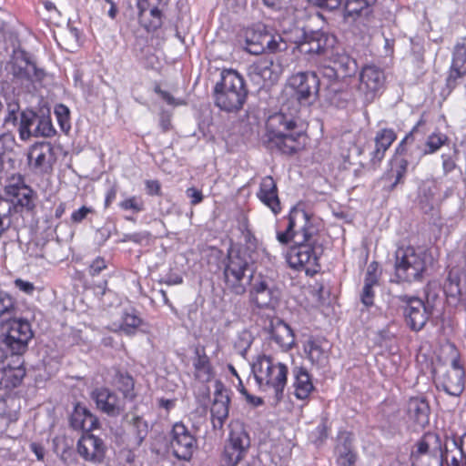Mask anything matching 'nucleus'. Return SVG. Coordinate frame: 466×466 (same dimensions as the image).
Returning <instances> with one entry per match:
<instances>
[{
	"label": "nucleus",
	"instance_id": "2eb2a0df",
	"mask_svg": "<svg viewBox=\"0 0 466 466\" xmlns=\"http://www.w3.org/2000/svg\"><path fill=\"white\" fill-rule=\"evenodd\" d=\"M295 45L300 54L327 57L335 47L336 37L323 31H303L301 37L295 41Z\"/></svg>",
	"mask_w": 466,
	"mask_h": 466
},
{
	"label": "nucleus",
	"instance_id": "7ed1b4c3",
	"mask_svg": "<svg viewBox=\"0 0 466 466\" xmlns=\"http://www.w3.org/2000/svg\"><path fill=\"white\" fill-rule=\"evenodd\" d=\"M17 312L15 299L9 293L0 290V343L12 355H23L34 337L29 321L16 318Z\"/></svg>",
	"mask_w": 466,
	"mask_h": 466
},
{
	"label": "nucleus",
	"instance_id": "f257e3e1",
	"mask_svg": "<svg viewBox=\"0 0 466 466\" xmlns=\"http://www.w3.org/2000/svg\"><path fill=\"white\" fill-rule=\"evenodd\" d=\"M285 231L277 232V240L282 245L293 242L286 254L289 267L305 268L306 274L313 276L319 268V259L324 248L319 242V226L311 215L302 208L293 207L288 216Z\"/></svg>",
	"mask_w": 466,
	"mask_h": 466
},
{
	"label": "nucleus",
	"instance_id": "603ef678",
	"mask_svg": "<svg viewBox=\"0 0 466 466\" xmlns=\"http://www.w3.org/2000/svg\"><path fill=\"white\" fill-rule=\"evenodd\" d=\"M132 425L137 442L140 445L147 438L149 431L147 421L140 416H135L132 420Z\"/></svg>",
	"mask_w": 466,
	"mask_h": 466
},
{
	"label": "nucleus",
	"instance_id": "c03bdc74",
	"mask_svg": "<svg viewBox=\"0 0 466 466\" xmlns=\"http://www.w3.org/2000/svg\"><path fill=\"white\" fill-rule=\"evenodd\" d=\"M246 455L247 454L240 452V451L233 445L226 442L221 461L224 466H237V464L242 461Z\"/></svg>",
	"mask_w": 466,
	"mask_h": 466
},
{
	"label": "nucleus",
	"instance_id": "3c124183",
	"mask_svg": "<svg viewBox=\"0 0 466 466\" xmlns=\"http://www.w3.org/2000/svg\"><path fill=\"white\" fill-rule=\"evenodd\" d=\"M13 208L12 203L7 198L0 196V238L9 228V223L5 226V219L10 218Z\"/></svg>",
	"mask_w": 466,
	"mask_h": 466
},
{
	"label": "nucleus",
	"instance_id": "0eeeda50",
	"mask_svg": "<svg viewBox=\"0 0 466 466\" xmlns=\"http://www.w3.org/2000/svg\"><path fill=\"white\" fill-rule=\"evenodd\" d=\"M252 371L260 388L273 389L276 403L282 400L288 376V367L285 364L274 362L269 357L263 356L253 365Z\"/></svg>",
	"mask_w": 466,
	"mask_h": 466
},
{
	"label": "nucleus",
	"instance_id": "5701e85b",
	"mask_svg": "<svg viewBox=\"0 0 466 466\" xmlns=\"http://www.w3.org/2000/svg\"><path fill=\"white\" fill-rule=\"evenodd\" d=\"M322 76L329 79L330 84L324 89L325 99L332 106L343 107L347 101L349 93L341 89L340 84L338 82L339 78H343L333 64L323 66L321 71Z\"/></svg>",
	"mask_w": 466,
	"mask_h": 466
},
{
	"label": "nucleus",
	"instance_id": "49530a36",
	"mask_svg": "<svg viewBox=\"0 0 466 466\" xmlns=\"http://www.w3.org/2000/svg\"><path fill=\"white\" fill-rule=\"evenodd\" d=\"M411 466H443L447 456L410 455Z\"/></svg>",
	"mask_w": 466,
	"mask_h": 466
},
{
	"label": "nucleus",
	"instance_id": "c9c22d12",
	"mask_svg": "<svg viewBox=\"0 0 466 466\" xmlns=\"http://www.w3.org/2000/svg\"><path fill=\"white\" fill-rule=\"evenodd\" d=\"M379 285V276L375 263H371L364 278V285L360 293V300L367 308L374 304V287Z\"/></svg>",
	"mask_w": 466,
	"mask_h": 466
},
{
	"label": "nucleus",
	"instance_id": "052dcab7",
	"mask_svg": "<svg viewBox=\"0 0 466 466\" xmlns=\"http://www.w3.org/2000/svg\"><path fill=\"white\" fill-rule=\"evenodd\" d=\"M106 268L104 258L98 257L89 266V274L91 276H97L103 269Z\"/></svg>",
	"mask_w": 466,
	"mask_h": 466
},
{
	"label": "nucleus",
	"instance_id": "7c9ffc66",
	"mask_svg": "<svg viewBox=\"0 0 466 466\" xmlns=\"http://www.w3.org/2000/svg\"><path fill=\"white\" fill-rule=\"evenodd\" d=\"M430 410V405L424 398L412 397L406 405L409 419L420 427L429 424Z\"/></svg>",
	"mask_w": 466,
	"mask_h": 466
},
{
	"label": "nucleus",
	"instance_id": "2f4dec72",
	"mask_svg": "<svg viewBox=\"0 0 466 466\" xmlns=\"http://www.w3.org/2000/svg\"><path fill=\"white\" fill-rule=\"evenodd\" d=\"M294 395L298 400H306L314 390L311 376L302 367H295L292 370Z\"/></svg>",
	"mask_w": 466,
	"mask_h": 466
},
{
	"label": "nucleus",
	"instance_id": "680f3d73",
	"mask_svg": "<svg viewBox=\"0 0 466 466\" xmlns=\"http://www.w3.org/2000/svg\"><path fill=\"white\" fill-rule=\"evenodd\" d=\"M96 3L99 4L102 8L106 7V5H109V9L107 11V15L111 19H115L118 13V9L116 6V2L115 0H95Z\"/></svg>",
	"mask_w": 466,
	"mask_h": 466
},
{
	"label": "nucleus",
	"instance_id": "39448f33",
	"mask_svg": "<svg viewBox=\"0 0 466 466\" xmlns=\"http://www.w3.org/2000/svg\"><path fill=\"white\" fill-rule=\"evenodd\" d=\"M266 127L268 147H275L286 155H292L300 148L299 139L303 132L298 128L297 120L293 116L280 111L268 118Z\"/></svg>",
	"mask_w": 466,
	"mask_h": 466
},
{
	"label": "nucleus",
	"instance_id": "a211bd4d",
	"mask_svg": "<svg viewBox=\"0 0 466 466\" xmlns=\"http://www.w3.org/2000/svg\"><path fill=\"white\" fill-rule=\"evenodd\" d=\"M27 159L29 167L35 174L50 175L56 162L55 147L47 141L35 142L29 148Z\"/></svg>",
	"mask_w": 466,
	"mask_h": 466
},
{
	"label": "nucleus",
	"instance_id": "f03ea898",
	"mask_svg": "<svg viewBox=\"0 0 466 466\" xmlns=\"http://www.w3.org/2000/svg\"><path fill=\"white\" fill-rule=\"evenodd\" d=\"M245 240L246 245L231 244L222 262L225 286L236 295L246 292L254 273L252 254L257 247L256 238L248 230Z\"/></svg>",
	"mask_w": 466,
	"mask_h": 466
},
{
	"label": "nucleus",
	"instance_id": "f3484780",
	"mask_svg": "<svg viewBox=\"0 0 466 466\" xmlns=\"http://www.w3.org/2000/svg\"><path fill=\"white\" fill-rule=\"evenodd\" d=\"M385 74L376 66H366L360 74L359 94L365 105L372 103L383 91Z\"/></svg>",
	"mask_w": 466,
	"mask_h": 466
},
{
	"label": "nucleus",
	"instance_id": "a878e982",
	"mask_svg": "<svg viewBox=\"0 0 466 466\" xmlns=\"http://www.w3.org/2000/svg\"><path fill=\"white\" fill-rule=\"evenodd\" d=\"M410 455L447 456L448 450L440 434L428 431L415 442Z\"/></svg>",
	"mask_w": 466,
	"mask_h": 466
},
{
	"label": "nucleus",
	"instance_id": "473e14b6",
	"mask_svg": "<svg viewBox=\"0 0 466 466\" xmlns=\"http://www.w3.org/2000/svg\"><path fill=\"white\" fill-rule=\"evenodd\" d=\"M329 63L333 64L337 72L343 77H350L356 74L358 69L357 62L345 52H339L332 48L328 56Z\"/></svg>",
	"mask_w": 466,
	"mask_h": 466
},
{
	"label": "nucleus",
	"instance_id": "e2e57ef3",
	"mask_svg": "<svg viewBox=\"0 0 466 466\" xmlns=\"http://www.w3.org/2000/svg\"><path fill=\"white\" fill-rule=\"evenodd\" d=\"M186 194L190 198V204L193 206L199 204L203 200L202 192L195 187L187 188Z\"/></svg>",
	"mask_w": 466,
	"mask_h": 466
},
{
	"label": "nucleus",
	"instance_id": "412c9836",
	"mask_svg": "<svg viewBox=\"0 0 466 466\" xmlns=\"http://www.w3.org/2000/svg\"><path fill=\"white\" fill-rule=\"evenodd\" d=\"M90 396L96 408L109 417L116 418L126 410L125 400L108 388H96Z\"/></svg>",
	"mask_w": 466,
	"mask_h": 466
},
{
	"label": "nucleus",
	"instance_id": "6e6552de",
	"mask_svg": "<svg viewBox=\"0 0 466 466\" xmlns=\"http://www.w3.org/2000/svg\"><path fill=\"white\" fill-rule=\"evenodd\" d=\"M18 134L22 141L31 137H52L56 134L50 116L49 109L35 112L25 108L19 114Z\"/></svg>",
	"mask_w": 466,
	"mask_h": 466
},
{
	"label": "nucleus",
	"instance_id": "0e129e2a",
	"mask_svg": "<svg viewBox=\"0 0 466 466\" xmlns=\"http://www.w3.org/2000/svg\"><path fill=\"white\" fill-rule=\"evenodd\" d=\"M341 4V0H317L313 1L312 5L320 8H326L328 10H334L338 8Z\"/></svg>",
	"mask_w": 466,
	"mask_h": 466
},
{
	"label": "nucleus",
	"instance_id": "a18cd8bd",
	"mask_svg": "<svg viewBox=\"0 0 466 466\" xmlns=\"http://www.w3.org/2000/svg\"><path fill=\"white\" fill-rule=\"evenodd\" d=\"M20 105L17 101H11L6 106V115L4 118V127L6 129L16 127L19 125Z\"/></svg>",
	"mask_w": 466,
	"mask_h": 466
},
{
	"label": "nucleus",
	"instance_id": "c85d7f7f",
	"mask_svg": "<svg viewBox=\"0 0 466 466\" xmlns=\"http://www.w3.org/2000/svg\"><path fill=\"white\" fill-rule=\"evenodd\" d=\"M377 0H345L344 20L351 24L359 19L367 18L373 10Z\"/></svg>",
	"mask_w": 466,
	"mask_h": 466
},
{
	"label": "nucleus",
	"instance_id": "6e6d98bb",
	"mask_svg": "<svg viewBox=\"0 0 466 466\" xmlns=\"http://www.w3.org/2000/svg\"><path fill=\"white\" fill-rule=\"evenodd\" d=\"M328 431L326 421H322L317 426L315 431L311 433L312 441L315 445L319 446L323 444L328 438Z\"/></svg>",
	"mask_w": 466,
	"mask_h": 466
},
{
	"label": "nucleus",
	"instance_id": "aec40b11",
	"mask_svg": "<svg viewBox=\"0 0 466 466\" xmlns=\"http://www.w3.org/2000/svg\"><path fill=\"white\" fill-rule=\"evenodd\" d=\"M437 389H442L447 394L459 397L464 390V369L460 357L451 360V367L440 371L436 378Z\"/></svg>",
	"mask_w": 466,
	"mask_h": 466
},
{
	"label": "nucleus",
	"instance_id": "dca6fc26",
	"mask_svg": "<svg viewBox=\"0 0 466 466\" xmlns=\"http://www.w3.org/2000/svg\"><path fill=\"white\" fill-rule=\"evenodd\" d=\"M10 73L16 83L25 84L26 86L43 81L46 76V71L38 67L29 54L25 51L19 52L13 57Z\"/></svg>",
	"mask_w": 466,
	"mask_h": 466
},
{
	"label": "nucleus",
	"instance_id": "de8ad7c7",
	"mask_svg": "<svg viewBox=\"0 0 466 466\" xmlns=\"http://www.w3.org/2000/svg\"><path fill=\"white\" fill-rule=\"evenodd\" d=\"M142 324V319L133 309L131 312H125L122 318L121 329L126 334H134L135 330Z\"/></svg>",
	"mask_w": 466,
	"mask_h": 466
},
{
	"label": "nucleus",
	"instance_id": "864d4df0",
	"mask_svg": "<svg viewBox=\"0 0 466 466\" xmlns=\"http://www.w3.org/2000/svg\"><path fill=\"white\" fill-rule=\"evenodd\" d=\"M465 75V71H462L457 60H453L451 66L449 71V75L446 78V87L449 89V92L453 90L458 85V80L461 78Z\"/></svg>",
	"mask_w": 466,
	"mask_h": 466
},
{
	"label": "nucleus",
	"instance_id": "774afa93",
	"mask_svg": "<svg viewBox=\"0 0 466 466\" xmlns=\"http://www.w3.org/2000/svg\"><path fill=\"white\" fill-rule=\"evenodd\" d=\"M117 194V185L114 184L110 187L106 194L105 208H108L116 199Z\"/></svg>",
	"mask_w": 466,
	"mask_h": 466
},
{
	"label": "nucleus",
	"instance_id": "4c0bfd02",
	"mask_svg": "<svg viewBox=\"0 0 466 466\" xmlns=\"http://www.w3.org/2000/svg\"><path fill=\"white\" fill-rule=\"evenodd\" d=\"M113 384L122 392L124 400H133L137 397L134 392V380L127 372L116 370L113 378Z\"/></svg>",
	"mask_w": 466,
	"mask_h": 466
},
{
	"label": "nucleus",
	"instance_id": "4d7b16f0",
	"mask_svg": "<svg viewBox=\"0 0 466 466\" xmlns=\"http://www.w3.org/2000/svg\"><path fill=\"white\" fill-rule=\"evenodd\" d=\"M160 0H137V7L138 9V21L145 20V14L153 5H157Z\"/></svg>",
	"mask_w": 466,
	"mask_h": 466
},
{
	"label": "nucleus",
	"instance_id": "b1692460",
	"mask_svg": "<svg viewBox=\"0 0 466 466\" xmlns=\"http://www.w3.org/2000/svg\"><path fill=\"white\" fill-rule=\"evenodd\" d=\"M77 451L85 461L99 464L104 461L106 447L102 439L86 433L78 440Z\"/></svg>",
	"mask_w": 466,
	"mask_h": 466
},
{
	"label": "nucleus",
	"instance_id": "69168bd1",
	"mask_svg": "<svg viewBox=\"0 0 466 466\" xmlns=\"http://www.w3.org/2000/svg\"><path fill=\"white\" fill-rule=\"evenodd\" d=\"M147 193L150 196H160L161 186L157 180H147L146 181Z\"/></svg>",
	"mask_w": 466,
	"mask_h": 466
},
{
	"label": "nucleus",
	"instance_id": "1a4fd4ad",
	"mask_svg": "<svg viewBox=\"0 0 466 466\" xmlns=\"http://www.w3.org/2000/svg\"><path fill=\"white\" fill-rule=\"evenodd\" d=\"M244 36L245 49L252 55L282 52L288 48L287 42L280 35L272 34L262 24L247 28Z\"/></svg>",
	"mask_w": 466,
	"mask_h": 466
},
{
	"label": "nucleus",
	"instance_id": "72a5a7b5",
	"mask_svg": "<svg viewBox=\"0 0 466 466\" xmlns=\"http://www.w3.org/2000/svg\"><path fill=\"white\" fill-rule=\"evenodd\" d=\"M227 442L238 449L240 452L248 453L250 447V438L240 420H235L230 422L229 436Z\"/></svg>",
	"mask_w": 466,
	"mask_h": 466
},
{
	"label": "nucleus",
	"instance_id": "e433bc0d",
	"mask_svg": "<svg viewBox=\"0 0 466 466\" xmlns=\"http://www.w3.org/2000/svg\"><path fill=\"white\" fill-rule=\"evenodd\" d=\"M284 71L279 59H264L255 66V72L265 81L276 82Z\"/></svg>",
	"mask_w": 466,
	"mask_h": 466
},
{
	"label": "nucleus",
	"instance_id": "f8f14e48",
	"mask_svg": "<svg viewBox=\"0 0 466 466\" xmlns=\"http://www.w3.org/2000/svg\"><path fill=\"white\" fill-rule=\"evenodd\" d=\"M289 86L301 105H311L319 98L320 79L314 71L299 72L292 75L289 78Z\"/></svg>",
	"mask_w": 466,
	"mask_h": 466
},
{
	"label": "nucleus",
	"instance_id": "4be33fe9",
	"mask_svg": "<svg viewBox=\"0 0 466 466\" xmlns=\"http://www.w3.org/2000/svg\"><path fill=\"white\" fill-rule=\"evenodd\" d=\"M229 403L230 390L220 380H216L214 400L210 409L212 425L215 430H222L228 418Z\"/></svg>",
	"mask_w": 466,
	"mask_h": 466
},
{
	"label": "nucleus",
	"instance_id": "ea45409f",
	"mask_svg": "<svg viewBox=\"0 0 466 466\" xmlns=\"http://www.w3.org/2000/svg\"><path fill=\"white\" fill-rule=\"evenodd\" d=\"M196 359L194 360L193 365L197 372V376L202 380H209L212 376L211 365L208 357L205 351H199L196 350Z\"/></svg>",
	"mask_w": 466,
	"mask_h": 466
},
{
	"label": "nucleus",
	"instance_id": "bb28decb",
	"mask_svg": "<svg viewBox=\"0 0 466 466\" xmlns=\"http://www.w3.org/2000/svg\"><path fill=\"white\" fill-rule=\"evenodd\" d=\"M258 199L275 214L281 210L280 201L278 196V187L271 176L262 178L259 189L257 192Z\"/></svg>",
	"mask_w": 466,
	"mask_h": 466
},
{
	"label": "nucleus",
	"instance_id": "cd10ccee",
	"mask_svg": "<svg viewBox=\"0 0 466 466\" xmlns=\"http://www.w3.org/2000/svg\"><path fill=\"white\" fill-rule=\"evenodd\" d=\"M397 134L391 128H382L377 132L374 142L375 148L370 152V163L372 166H378L385 157L386 151L396 140Z\"/></svg>",
	"mask_w": 466,
	"mask_h": 466
},
{
	"label": "nucleus",
	"instance_id": "ddd939ff",
	"mask_svg": "<svg viewBox=\"0 0 466 466\" xmlns=\"http://www.w3.org/2000/svg\"><path fill=\"white\" fill-rule=\"evenodd\" d=\"M425 121L420 118L412 129L404 137L395 149V158L406 160L407 165L416 167L426 156L422 138H419L420 127Z\"/></svg>",
	"mask_w": 466,
	"mask_h": 466
},
{
	"label": "nucleus",
	"instance_id": "a19ab883",
	"mask_svg": "<svg viewBox=\"0 0 466 466\" xmlns=\"http://www.w3.org/2000/svg\"><path fill=\"white\" fill-rule=\"evenodd\" d=\"M394 167L391 168V172L388 175V179L392 180L389 186V190H394L398 185L403 184L407 174L408 165L406 160L394 159Z\"/></svg>",
	"mask_w": 466,
	"mask_h": 466
},
{
	"label": "nucleus",
	"instance_id": "58836bf2",
	"mask_svg": "<svg viewBox=\"0 0 466 466\" xmlns=\"http://www.w3.org/2000/svg\"><path fill=\"white\" fill-rule=\"evenodd\" d=\"M305 352L312 364L319 368L325 367L328 364V352L319 341L309 340L305 346Z\"/></svg>",
	"mask_w": 466,
	"mask_h": 466
},
{
	"label": "nucleus",
	"instance_id": "c756f323",
	"mask_svg": "<svg viewBox=\"0 0 466 466\" xmlns=\"http://www.w3.org/2000/svg\"><path fill=\"white\" fill-rule=\"evenodd\" d=\"M70 425L74 430L89 432L98 425V420L88 409L77 403L70 416Z\"/></svg>",
	"mask_w": 466,
	"mask_h": 466
},
{
	"label": "nucleus",
	"instance_id": "5fc2aeb1",
	"mask_svg": "<svg viewBox=\"0 0 466 466\" xmlns=\"http://www.w3.org/2000/svg\"><path fill=\"white\" fill-rule=\"evenodd\" d=\"M119 208L123 210H132L135 213H138L144 210V203L140 198L132 196L121 201Z\"/></svg>",
	"mask_w": 466,
	"mask_h": 466
},
{
	"label": "nucleus",
	"instance_id": "37998d69",
	"mask_svg": "<svg viewBox=\"0 0 466 466\" xmlns=\"http://www.w3.org/2000/svg\"><path fill=\"white\" fill-rule=\"evenodd\" d=\"M149 16H147V13L145 14V20L139 21V24L145 27L147 32L156 31L162 25V12L157 7V5H153L149 8Z\"/></svg>",
	"mask_w": 466,
	"mask_h": 466
},
{
	"label": "nucleus",
	"instance_id": "20e7f679",
	"mask_svg": "<svg viewBox=\"0 0 466 466\" xmlns=\"http://www.w3.org/2000/svg\"><path fill=\"white\" fill-rule=\"evenodd\" d=\"M248 89L246 81L237 70L223 69L220 79L213 89L215 105L222 111L228 113L239 112L247 99Z\"/></svg>",
	"mask_w": 466,
	"mask_h": 466
},
{
	"label": "nucleus",
	"instance_id": "4468645a",
	"mask_svg": "<svg viewBox=\"0 0 466 466\" xmlns=\"http://www.w3.org/2000/svg\"><path fill=\"white\" fill-rule=\"evenodd\" d=\"M169 444L176 458L189 461L198 448V440L187 425L178 421L172 426L169 432Z\"/></svg>",
	"mask_w": 466,
	"mask_h": 466
},
{
	"label": "nucleus",
	"instance_id": "79ce46f5",
	"mask_svg": "<svg viewBox=\"0 0 466 466\" xmlns=\"http://www.w3.org/2000/svg\"><path fill=\"white\" fill-rule=\"evenodd\" d=\"M450 138L447 135L441 132H434L428 136L425 142H423L424 149L427 155L436 153L442 146L447 145Z\"/></svg>",
	"mask_w": 466,
	"mask_h": 466
},
{
	"label": "nucleus",
	"instance_id": "6ab92c4d",
	"mask_svg": "<svg viewBox=\"0 0 466 466\" xmlns=\"http://www.w3.org/2000/svg\"><path fill=\"white\" fill-rule=\"evenodd\" d=\"M249 297L252 303L259 309H274L279 299V290L268 278L258 276L250 279Z\"/></svg>",
	"mask_w": 466,
	"mask_h": 466
},
{
	"label": "nucleus",
	"instance_id": "423d86ee",
	"mask_svg": "<svg viewBox=\"0 0 466 466\" xmlns=\"http://www.w3.org/2000/svg\"><path fill=\"white\" fill-rule=\"evenodd\" d=\"M393 281L412 283L421 281L426 270V253L411 246L400 247L395 252Z\"/></svg>",
	"mask_w": 466,
	"mask_h": 466
},
{
	"label": "nucleus",
	"instance_id": "8fccbe9b",
	"mask_svg": "<svg viewBox=\"0 0 466 466\" xmlns=\"http://www.w3.org/2000/svg\"><path fill=\"white\" fill-rule=\"evenodd\" d=\"M460 283L461 280L458 273L451 270L448 274L447 282L444 288L447 296L458 298V296L461 294V291L463 290V288L461 287Z\"/></svg>",
	"mask_w": 466,
	"mask_h": 466
},
{
	"label": "nucleus",
	"instance_id": "09e8293b",
	"mask_svg": "<svg viewBox=\"0 0 466 466\" xmlns=\"http://www.w3.org/2000/svg\"><path fill=\"white\" fill-rule=\"evenodd\" d=\"M55 115L61 130L68 133L71 129L69 108L64 104H58L55 106Z\"/></svg>",
	"mask_w": 466,
	"mask_h": 466
},
{
	"label": "nucleus",
	"instance_id": "bf43d9fd",
	"mask_svg": "<svg viewBox=\"0 0 466 466\" xmlns=\"http://www.w3.org/2000/svg\"><path fill=\"white\" fill-rule=\"evenodd\" d=\"M14 284L16 289L27 295H32L35 289V287L32 282L24 280L22 279H15Z\"/></svg>",
	"mask_w": 466,
	"mask_h": 466
},
{
	"label": "nucleus",
	"instance_id": "338daca9",
	"mask_svg": "<svg viewBox=\"0 0 466 466\" xmlns=\"http://www.w3.org/2000/svg\"><path fill=\"white\" fill-rule=\"evenodd\" d=\"M442 159V168L444 174H448L455 169L456 164L454 160H452L451 157L446 154L441 155Z\"/></svg>",
	"mask_w": 466,
	"mask_h": 466
},
{
	"label": "nucleus",
	"instance_id": "9b49d317",
	"mask_svg": "<svg viewBox=\"0 0 466 466\" xmlns=\"http://www.w3.org/2000/svg\"><path fill=\"white\" fill-rule=\"evenodd\" d=\"M399 300L403 305V316L406 325L415 332L421 330L433 312V306L418 297L400 295Z\"/></svg>",
	"mask_w": 466,
	"mask_h": 466
},
{
	"label": "nucleus",
	"instance_id": "393cba45",
	"mask_svg": "<svg viewBox=\"0 0 466 466\" xmlns=\"http://www.w3.org/2000/svg\"><path fill=\"white\" fill-rule=\"evenodd\" d=\"M271 341L284 351L292 348L295 343V335L292 329L283 319L273 317L266 328Z\"/></svg>",
	"mask_w": 466,
	"mask_h": 466
},
{
	"label": "nucleus",
	"instance_id": "f704fd0d",
	"mask_svg": "<svg viewBox=\"0 0 466 466\" xmlns=\"http://www.w3.org/2000/svg\"><path fill=\"white\" fill-rule=\"evenodd\" d=\"M335 451L339 466H352L355 463L356 453L353 451L352 438L350 433L344 432L339 437Z\"/></svg>",
	"mask_w": 466,
	"mask_h": 466
},
{
	"label": "nucleus",
	"instance_id": "9d476101",
	"mask_svg": "<svg viewBox=\"0 0 466 466\" xmlns=\"http://www.w3.org/2000/svg\"><path fill=\"white\" fill-rule=\"evenodd\" d=\"M5 193L11 198L9 201L14 206V212L32 213L35 211L37 194L25 184L22 175L18 174L10 178L9 183L5 187Z\"/></svg>",
	"mask_w": 466,
	"mask_h": 466
},
{
	"label": "nucleus",
	"instance_id": "13d9d810",
	"mask_svg": "<svg viewBox=\"0 0 466 466\" xmlns=\"http://www.w3.org/2000/svg\"><path fill=\"white\" fill-rule=\"evenodd\" d=\"M91 213H94V209L92 208L83 206L72 213L71 221L76 224L81 223L84 219L86 218L87 215Z\"/></svg>",
	"mask_w": 466,
	"mask_h": 466
}]
</instances>
